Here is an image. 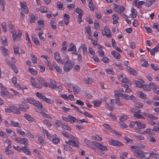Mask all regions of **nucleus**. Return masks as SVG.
Here are the masks:
<instances>
[{
    "label": "nucleus",
    "instance_id": "nucleus-9",
    "mask_svg": "<svg viewBox=\"0 0 159 159\" xmlns=\"http://www.w3.org/2000/svg\"><path fill=\"white\" fill-rule=\"evenodd\" d=\"M1 92L0 93L1 95L3 97H5L6 96L9 95V92L7 91V89L4 88L3 86L1 88Z\"/></svg>",
    "mask_w": 159,
    "mask_h": 159
},
{
    "label": "nucleus",
    "instance_id": "nucleus-3",
    "mask_svg": "<svg viewBox=\"0 0 159 159\" xmlns=\"http://www.w3.org/2000/svg\"><path fill=\"white\" fill-rule=\"evenodd\" d=\"M14 140L18 143H20L24 144L25 146L27 145L28 144V140L25 138L16 137L14 139Z\"/></svg>",
    "mask_w": 159,
    "mask_h": 159
},
{
    "label": "nucleus",
    "instance_id": "nucleus-22",
    "mask_svg": "<svg viewBox=\"0 0 159 159\" xmlns=\"http://www.w3.org/2000/svg\"><path fill=\"white\" fill-rule=\"evenodd\" d=\"M135 123L139 129L144 128L145 127L146 124L144 123H142L141 122L138 121H135Z\"/></svg>",
    "mask_w": 159,
    "mask_h": 159
},
{
    "label": "nucleus",
    "instance_id": "nucleus-60",
    "mask_svg": "<svg viewBox=\"0 0 159 159\" xmlns=\"http://www.w3.org/2000/svg\"><path fill=\"white\" fill-rule=\"evenodd\" d=\"M133 116L139 119H142L143 118V117L142 116L138 114H137V113L134 114Z\"/></svg>",
    "mask_w": 159,
    "mask_h": 159
},
{
    "label": "nucleus",
    "instance_id": "nucleus-32",
    "mask_svg": "<svg viewBox=\"0 0 159 159\" xmlns=\"http://www.w3.org/2000/svg\"><path fill=\"white\" fill-rule=\"evenodd\" d=\"M147 117H148V118L152 120H156L158 119V117L157 116L153 115L150 114L148 113L147 115Z\"/></svg>",
    "mask_w": 159,
    "mask_h": 159
},
{
    "label": "nucleus",
    "instance_id": "nucleus-53",
    "mask_svg": "<svg viewBox=\"0 0 159 159\" xmlns=\"http://www.w3.org/2000/svg\"><path fill=\"white\" fill-rule=\"evenodd\" d=\"M20 105L22 106L26 110L27 109H28L30 107L29 105L25 103L22 102Z\"/></svg>",
    "mask_w": 159,
    "mask_h": 159
},
{
    "label": "nucleus",
    "instance_id": "nucleus-16",
    "mask_svg": "<svg viewBox=\"0 0 159 159\" xmlns=\"http://www.w3.org/2000/svg\"><path fill=\"white\" fill-rule=\"evenodd\" d=\"M71 89H72L74 93L75 94H77L80 92V88L77 85H74L73 88Z\"/></svg>",
    "mask_w": 159,
    "mask_h": 159
},
{
    "label": "nucleus",
    "instance_id": "nucleus-7",
    "mask_svg": "<svg viewBox=\"0 0 159 159\" xmlns=\"http://www.w3.org/2000/svg\"><path fill=\"white\" fill-rule=\"evenodd\" d=\"M143 152L142 150L138 149L135 150L134 154L137 157L143 159Z\"/></svg>",
    "mask_w": 159,
    "mask_h": 159
},
{
    "label": "nucleus",
    "instance_id": "nucleus-20",
    "mask_svg": "<svg viewBox=\"0 0 159 159\" xmlns=\"http://www.w3.org/2000/svg\"><path fill=\"white\" fill-rule=\"evenodd\" d=\"M140 80L136 81L135 82L136 86L139 88L142 87L143 85V84L144 83V81L141 79Z\"/></svg>",
    "mask_w": 159,
    "mask_h": 159
},
{
    "label": "nucleus",
    "instance_id": "nucleus-15",
    "mask_svg": "<svg viewBox=\"0 0 159 159\" xmlns=\"http://www.w3.org/2000/svg\"><path fill=\"white\" fill-rule=\"evenodd\" d=\"M70 145L74 147H76L77 149L79 148V144L78 140L76 139L75 140H72Z\"/></svg>",
    "mask_w": 159,
    "mask_h": 159
},
{
    "label": "nucleus",
    "instance_id": "nucleus-18",
    "mask_svg": "<svg viewBox=\"0 0 159 159\" xmlns=\"http://www.w3.org/2000/svg\"><path fill=\"white\" fill-rule=\"evenodd\" d=\"M118 78L120 81L123 83L128 82L129 80L125 77H123V75L119 76Z\"/></svg>",
    "mask_w": 159,
    "mask_h": 159
},
{
    "label": "nucleus",
    "instance_id": "nucleus-28",
    "mask_svg": "<svg viewBox=\"0 0 159 159\" xmlns=\"http://www.w3.org/2000/svg\"><path fill=\"white\" fill-rule=\"evenodd\" d=\"M72 53L75 55L77 56V59L79 62H81L82 61V56L80 53H75V52H72Z\"/></svg>",
    "mask_w": 159,
    "mask_h": 159
},
{
    "label": "nucleus",
    "instance_id": "nucleus-5",
    "mask_svg": "<svg viewBox=\"0 0 159 159\" xmlns=\"http://www.w3.org/2000/svg\"><path fill=\"white\" fill-rule=\"evenodd\" d=\"M93 143L94 145L96 146L97 148L102 151H107L108 150L107 147L102 145L100 143H98L96 141H93Z\"/></svg>",
    "mask_w": 159,
    "mask_h": 159
},
{
    "label": "nucleus",
    "instance_id": "nucleus-64",
    "mask_svg": "<svg viewBox=\"0 0 159 159\" xmlns=\"http://www.w3.org/2000/svg\"><path fill=\"white\" fill-rule=\"evenodd\" d=\"M61 133L65 137L68 138L70 137V135L68 133L65 131L64 130L61 131Z\"/></svg>",
    "mask_w": 159,
    "mask_h": 159
},
{
    "label": "nucleus",
    "instance_id": "nucleus-44",
    "mask_svg": "<svg viewBox=\"0 0 159 159\" xmlns=\"http://www.w3.org/2000/svg\"><path fill=\"white\" fill-rule=\"evenodd\" d=\"M94 105L95 107H99L100 105L102 103V101H95L93 102Z\"/></svg>",
    "mask_w": 159,
    "mask_h": 159
},
{
    "label": "nucleus",
    "instance_id": "nucleus-57",
    "mask_svg": "<svg viewBox=\"0 0 159 159\" xmlns=\"http://www.w3.org/2000/svg\"><path fill=\"white\" fill-rule=\"evenodd\" d=\"M101 60L105 63H107L109 62V59L107 57H105L102 58Z\"/></svg>",
    "mask_w": 159,
    "mask_h": 159
},
{
    "label": "nucleus",
    "instance_id": "nucleus-51",
    "mask_svg": "<svg viewBox=\"0 0 159 159\" xmlns=\"http://www.w3.org/2000/svg\"><path fill=\"white\" fill-rule=\"evenodd\" d=\"M11 125L14 127H20V124L18 122H15L13 121H11Z\"/></svg>",
    "mask_w": 159,
    "mask_h": 159
},
{
    "label": "nucleus",
    "instance_id": "nucleus-46",
    "mask_svg": "<svg viewBox=\"0 0 159 159\" xmlns=\"http://www.w3.org/2000/svg\"><path fill=\"white\" fill-rule=\"evenodd\" d=\"M40 114L42 115V116L45 117H46L47 118H51L52 117L50 116L49 114H47L43 111H41L40 112Z\"/></svg>",
    "mask_w": 159,
    "mask_h": 159
},
{
    "label": "nucleus",
    "instance_id": "nucleus-42",
    "mask_svg": "<svg viewBox=\"0 0 159 159\" xmlns=\"http://www.w3.org/2000/svg\"><path fill=\"white\" fill-rule=\"evenodd\" d=\"M62 127L66 130H71V128L69 127L68 125L65 123L62 124Z\"/></svg>",
    "mask_w": 159,
    "mask_h": 159
},
{
    "label": "nucleus",
    "instance_id": "nucleus-45",
    "mask_svg": "<svg viewBox=\"0 0 159 159\" xmlns=\"http://www.w3.org/2000/svg\"><path fill=\"white\" fill-rule=\"evenodd\" d=\"M62 47L61 48L62 50H66L67 48V45L66 44V41H64L62 43Z\"/></svg>",
    "mask_w": 159,
    "mask_h": 159
},
{
    "label": "nucleus",
    "instance_id": "nucleus-52",
    "mask_svg": "<svg viewBox=\"0 0 159 159\" xmlns=\"http://www.w3.org/2000/svg\"><path fill=\"white\" fill-rule=\"evenodd\" d=\"M85 30L87 33L89 35H91V31L90 27H87L85 28Z\"/></svg>",
    "mask_w": 159,
    "mask_h": 159
},
{
    "label": "nucleus",
    "instance_id": "nucleus-33",
    "mask_svg": "<svg viewBox=\"0 0 159 159\" xmlns=\"http://www.w3.org/2000/svg\"><path fill=\"white\" fill-rule=\"evenodd\" d=\"M142 87L143 89L145 91H148L151 89L150 84L149 85H143Z\"/></svg>",
    "mask_w": 159,
    "mask_h": 159
},
{
    "label": "nucleus",
    "instance_id": "nucleus-41",
    "mask_svg": "<svg viewBox=\"0 0 159 159\" xmlns=\"http://www.w3.org/2000/svg\"><path fill=\"white\" fill-rule=\"evenodd\" d=\"M36 95L37 97L39 98L42 99L43 100L46 97V96L45 95H43L41 93L38 92L36 93Z\"/></svg>",
    "mask_w": 159,
    "mask_h": 159
},
{
    "label": "nucleus",
    "instance_id": "nucleus-58",
    "mask_svg": "<svg viewBox=\"0 0 159 159\" xmlns=\"http://www.w3.org/2000/svg\"><path fill=\"white\" fill-rule=\"evenodd\" d=\"M124 139L128 143H129L131 144H132L133 143L132 139H130L128 137L125 136Z\"/></svg>",
    "mask_w": 159,
    "mask_h": 159
},
{
    "label": "nucleus",
    "instance_id": "nucleus-59",
    "mask_svg": "<svg viewBox=\"0 0 159 159\" xmlns=\"http://www.w3.org/2000/svg\"><path fill=\"white\" fill-rule=\"evenodd\" d=\"M30 23H34L35 18L34 15H30Z\"/></svg>",
    "mask_w": 159,
    "mask_h": 159
},
{
    "label": "nucleus",
    "instance_id": "nucleus-24",
    "mask_svg": "<svg viewBox=\"0 0 159 159\" xmlns=\"http://www.w3.org/2000/svg\"><path fill=\"white\" fill-rule=\"evenodd\" d=\"M150 85L151 89H152L153 92L155 91L156 90H157V89H158V87H159L157 85H156L154 83H150Z\"/></svg>",
    "mask_w": 159,
    "mask_h": 159
},
{
    "label": "nucleus",
    "instance_id": "nucleus-10",
    "mask_svg": "<svg viewBox=\"0 0 159 159\" xmlns=\"http://www.w3.org/2000/svg\"><path fill=\"white\" fill-rule=\"evenodd\" d=\"M20 4L23 11L25 14L28 13H29V10L27 6L22 2H20Z\"/></svg>",
    "mask_w": 159,
    "mask_h": 159
},
{
    "label": "nucleus",
    "instance_id": "nucleus-54",
    "mask_svg": "<svg viewBox=\"0 0 159 159\" xmlns=\"http://www.w3.org/2000/svg\"><path fill=\"white\" fill-rule=\"evenodd\" d=\"M2 28L3 29V31L5 32H6L7 31V27H6V23L5 22H3L2 24Z\"/></svg>",
    "mask_w": 159,
    "mask_h": 159
},
{
    "label": "nucleus",
    "instance_id": "nucleus-43",
    "mask_svg": "<svg viewBox=\"0 0 159 159\" xmlns=\"http://www.w3.org/2000/svg\"><path fill=\"white\" fill-rule=\"evenodd\" d=\"M121 97L126 100H130V96L127 94H121Z\"/></svg>",
    "mask_w": 159,
    "mask_h": 159
},
{
    "label": "nucleus",
    "instance_id": "nucleus-50",
    "mask_svg": "<svg viewBox=\"0 0 159 159\" xmlns=\"http://www.w3.org/2000/svg\"><path fill=\"white\" fill-rule=\"evenodd\" d=\"M27 100L30 103L33 105H34V102L36 101L34 99L30 98H27Z\"/></svg>",
    "mask_w": 159,
    "mask_h": 159
},
{
    "label": "nucleus",
    "instance_id": "nucleus-12",
    "mask_svg": "<svg viewBox=\"0 0 159 159\" xmlns=\"http://www.w3.org/2000/svg\"><path fill=\"white\" fill-rule=\"evenodd\" d=\"M11 112L14 113L16 114H20L21 113V112L19 110V108L15 106H11Z\"/></svg>",
    "mask_w": 159,
    "mask_h": 159
},
{
    "label": "nucleus",
    "instance_id": "nucleus-29",
    "mask_svg": "<svg viewBox=\"0 0 159 159\" xmlns=\"http://www.w3.org/2000/svg\"><path fill=\"white\" fill-rule=\"evenodd\" d=\"M1 50L2 51L3 55L6 56L8 53V50L4 47H2L0 48Z\"/></svg>",
    "mask_w": 159,
    "mask_h": 159
},
{
    "label": "nucleus",
    "instance_id": "nucleus-37",
    "mask_svg": "<svg viewBox=\"0 0 159 159\" xmlns=\"http://www.w3.org/2000/svg\"><path fill=\"white\" fill-rule=\"evenodd\" d=\"M116 98V104H117L119 106H122L123 105L122 102L120 101V99L118 97L116 98Z\"/></svg>",
    "mask_w": 159,
    "mask_h": 159
},
{
    "label": "nucleus",
    "instance_id": "nucleus-23",
    "mask_svg": "<svg viewBox=\"0 0 159 159\" xmlns=\"http://www.w3.org/2000/svg\"><path fill=\"white\" fill-rule=\"evenodd\" d=\"M32 39L36 45L37 46L40 45L39 40L38 38L35 35L32 37Z\"/></svg>",
    "mask_w": 159,
    "mask_h": 159
},
{
    "label": "nucleus",
    "instance_id": "nucleus-1",
    "mask_svg": "<svg viewBox=\"0 0 159 159\" xmlns=\"http://www.w3.org/2000/svg\"><path fill=\"white\" fill-rule=\"evenodd\" d=\"M36 79L39 83L36 82L35 79L34 77H31L30 79L31 84L34 88L40 89L43 88V86L46 87L48 86L47 84L43 78L40 77H37Z\"/></svg>",
    "mask_w": 159,
    "mask_h": 159
},
{
    "label": "nucleus",
    "instance_id": "nucleus-6",
    "mask_svg": "<svg viewBox=\"0 0 159 159\" xmlns=\"http://www.w3.org/2000/svg\"><path fill=\"white\" fill-rule=\"evenodd\" d=\"M109 143L110 145L117 147H120L123 146V144L120 142L113 139H111L109 140Z\"/></svg>",
    "mask_w": 159,
    "mask_h": 159
},
{
    "label": "nucleus",
    "instance_id": "nucleus-13",
    "mask_svg": "<svg viewBox=\"0 0 159 159\" xmlns=\"http://www.w3.org/2000/svg\"><path fill=\"white\" fill-rule=\"evenodd\" d=\"M111 53L114 57L116 59H119L121 57L120 54L116 51L115 50L112 51Z\"/></svg>",
    "mask_w": 159,
    "mask_h": 159
},
{
    "label": "nucleus",
    "instance_id": "nucleus-27",
    "mask_svg": "<svg viewBox=\"0 0 159 159\" xmlns=\"http://www.w3.org/2000/svg\"><path fill=\"white\" fill-rule=\"evenodd\" d=\"M152 152L149 153L148 152H143V159H149L150 157H151Z\"/></svg>",
    "mask_w": 159,
    "mask_h": 159
},
{
    "label": "nucleus",
    "instance_id": "nucleus-21",
    "mask_svg": "<svg viewBox=\"0 0 159 159\" xmlns=\"http://www.w3.org/2000/svg\"><path fill=\"white\" fill-rule=\"evenodd\" d=\"M22 151L28 155H30L31 152L29 150V148L26 146H24L21 148Z\"/></svg>",
    "mask_w": 159,
    "mask_h": 159
},
{
    "label": "nucleus",
    "instance_id": "nucleus-25",
    "mask_svg": "<svg viewBox=\"0 0 159 159\" xmlns=\"http://www.w3.org/2000/svg\"><path fill=\"white\" fill-rule=\"evenodd\" d=\"M82 52L84 55H86L87 54V46L85 44H84L82 45Z\"/></svg>",
    "mask_w": 159,
    "mask_h": 159
},
{
    "label": "nucleus",
    "instance_id": "nucleus-55",
    "mask_svg": "<svg viewBox=\"0 0 159 159\" xmlns=\"http://www.w3.org/2000/svg\"><path fill=\"white\" fill-rule=\"evenodd\" d=\"M68 118L70 119L69 121H70L71 123H73L75 122L74 119L75 117L72 115H70L68 116Z\"/></svg>",
    "mask_w": 159,
    "mask_h": 159
},
{
    "label": "nucleus",
    "instance_id": "nucleus-2",
    "mask_svg": "<svg viewBox=\"0 0 159 159\" xmlns=\"http://www.w3.org/2000/svg\"><path fill=\"white\" fill-rule=\"evenodd\" d=\"M69 57L68 56L65 57L63 59L64 62L63 70L66 72L69 71L75 65V61L69 60Z\"/></svg>",
    "mask_w": 159,
    "mask_h": 159
},
{
    "label": "nucleus",
    "instance_id": "nucleus-38",
    "mask_svg": "<svg viewBox=\"0 0 159 159\" xmlns=\"http://www.w3.org/2000/svg\"><path fill=\"white\" fill-rule=\"evenodd\" d=\"M84 142L89 147H90L92 144H94L93 141L91 142L89 140L87 139H85Z\"/></svg>",
    "mask_w": 159,
    "mask_h": 159
},
{
    "label": "nucleus",
    "instance_id": "nucleus-8",
    "mask_svg": "<svg viewBox=\"0 0 159 159\" xmlns=\"http://www.w3.org/2000/svg\"><path fill=\"white\" fill-rule=\"evenodd\" d=\"M22 34V33L20 30L18 31L17 34H16V33H13L12 34L13 40L15 41L17 39V41H19L20 39Z\"/></svg>",
    "mask_w": 159,
    "mask_h": 159
},
{
    "label": "nucleus",
    "instance_id": "nucleus-31",
    "mask_svg": "<svg viewBox=\"0 0 159 159\" xmlns=\"http://www.w3.org/2000/svg\"><path fill=\"white\" fill-rule=\"evenodd\" d=\"M131 12L133 14L132 17L133 18H135L137 14V12L136 11V10L134 7H132L131 8Z\"/></svg>",
    "mask_w": 159,
    "mask_h": 159
},
{
    "label": "nucleus",
    "instance_id": "nucleus-30",
    "mask_svg": "<svg viewBox=\"0 0 159 159\" xmlns=\"http://www.w3.org/2000/svg\"><path fill=\"white\" fill-rule=\"evenodd\" d=\"M34 105L39 108L42 109L43 108V106L42 105V103L38 101H36Z\"/></svg>",
    "mask_w": 159,
    "mask_h": 159
},
{
    "label": "nucleus",
    "instance_id": "nucleus-36",
    "mask_svg": "<svg viewBox=\"0 0 159 159\" xmlns=\"http://www.w3.org/2000/svg\"><path fill=\"white\" fill-rule=\"evenodd\" d=\"M24 116L26 119L30 121H32L34 119L30 115H28L27 114H25Z\"/></svg>",
    "mask_w": 159,
    "mask_h": 159
},
{
    "label": "nucleus",
    "instance_id": "nucleus-62",
    "mask_svg": "<svg viewBox=\"0 0 159 159\" xmlns=\"http://www.w3.org/2000/svg\"><path fill=\"white\" fill-rule=\"evenodd\" d=\"M19 47L18 46H16L14 48V52L15 54H17L18 53L20 54L19 52Z\"/></svg>",
    "mask_w": 159,
    "mask_h": 159
},
{
    "label": "nucleus",
    "instance_id": "nucleus-26",
    "mask_svg": "<svg viewBox=\"0 0 159 159\" xmlns=\"http://www.w3.org/2000/svg\"><path fill=\"white\" fill-rule=\"evenodd\" d=\"M88 5L91 10L92 11H94L95 9V6L92 1H90Z\"/></svg>",
    "mask_w": 159,
    "mask_h": 159
},
{
    "label": "nucleus",
    "instance_id": "nucleus-34",
    "mask_svg": "<svg viewBox=\"0 0 159 159\" xmlns=\"http://www.w3.org/2000/svg\"><path fill=\"white\" fill-rule=\"evenodd\" d=\"M28 70L31 74L34 75H36L38 73L37 71L33 68L29 67Z\"/></svg>",
    "mask_w": 159,
    "mask_h": 159
},
{
    "label": "nucleus",
    "instance_id": "nucleus-40",
    "mask_svg": "<svg viewBox=\"0 0 159 159\" xmlns=\"http://www.w3.org/2000/svg\"><path fill=\"white\" fill-rule=\"evenodd\" d=\"M36 95L37 97L39 98L42 99L43 100L46 97V96L45 95H43L41 93L38 92L36 93Z\"/></svg>",
    "mask_w": 159,
    "mask_h": 159
},
{
    "label": "nucleus",
    "instance_id": "nucleus-11",
    "mask_svg": "<svg viewBox=\"0 0 159 159\" xmlns=\"http://www.w3.org/2000/svg\"><path fill=\"white\" fill-rule=\"evenodd\" d=\"M60 57L59 54L58 52H55L54 53V57L55 59L56 60L58 63L60 62L61 64H64V61H62V59L60 58Z\"/></svg>",
    "mask_w": 159,
    "mask_h": 159
},
{
    "label": "nucleus",
    "instance_id": "nucleus-14",
    "mask_svg": "<svg viewBox=\"0 0 159 159\" xmlns=\"http://www.w3.org/2000/svg\"><path fill=\"white\" fill-rule=\"evenodd\" d=\"M52 65L58 73H61L62 72V71L61 68L55 62H52Z\"/></svg>",
    "mask_w": 159,
    "mask_h": 159
},
{
    "label": "nucleus",
    "instance_id": "nucleus-47",
    "mask_svg": "<svg viewBox=\"0 0 159 159\" xmlns=\"http://www.w3.org/2000/svg\"><path fill=\"white\" fill-rule=\"evenodd\" d=\"M151 157L156 159H159V155L152 151Z\"/></svg>",
    "mask_w": 159,
    "mask_h": 159
},
{
    "label": "nucleus",
    "instance_id": "nucleus-56",
    "mask_svg": "<svg viewBox=\"0 0 159 159\" xmlns=\"http://www.w3.org/2000/svg\"><path fill=\"white\" fill-rule=\"evenodd\" d=\"M43 101L47 103L50 104H52L53 102V101L51 99L47 98L46 97L45 98Z\"/></svg>",
    "mask_w": 159,
    "mask_h": 159
},
{
    "label": "nucleus",
    "instance_id": "nucleus-49",
    "mask_svg": "<svg viewBox=\"0 0 159 159\" xmlns=\"http://www.w3.org/2000/svg\"><path fill=\"white\" fill-rule=\"evenodd\" d=\"M50 80L51 84L53 86V87H52V89H56L57 83L56 81L52 79H51Z\"/></svg>",
    "mask_w": 159,
    "mask_h": 159
},
{
    "label": "nucleus",
    "instance_id": "nucleus-19",
    "mask_svg": "<svg viewBox=\"0 0 159 159\" xmlns=\"http://www.w3.org/2000/svg\"><path fill=\"white\" fill-rule=\"evenodd\" d=\"M70 48H69L67 49V51L68 52H70L71 51H74L75 52L76 51V47L74 45L73 43H72L70 44Z\"/></svg>",
    "mask_w": 159,
    "mask_h": 159
},
{
    "label": "nucleus",
    "instance_id": "nucleus-4",
    "mask_svg": "<svg viewBox=\"0 0 159 159\" xmlns=\"http://www.w3.org/2000/svg\"><path fill=\"white\" fill-rule=\"evenodd\" d=\"M102 34L104 36H106L108 38L111 37V33L109 28L107 26L105 27L104 30L102 32Z\"/></svg>",
    "mask_w": 159,
    "mask_h": 159
},
{
    "label": "nucleus",
    "instance_id": "nucleus-48",
    "mask_svg": "<svg viewBox=\"0 0 159 159\" xmlns=\"http://www.w3.org/2000/svg\"><path fill=\"white\" fill-rule=\"evenodd\" d=\"M131 111L133 113H140L141 112V110L140 109L138 108H133L131 110Z\"/></svg>",
    "mask_w": 159,
    "mask_h": 159
},
{
    "label": "nucleus",
    "instance_id": "nucleus-61",
    "mask_svg": "<svg viewBox=\"0 0 159 159\" xmlns=\"http://www.w3.org/2000/svg\"><path fill=\"white\" fill-rule=\"evenodd\" d=\"M38 23L41 28H43L44 26V24L43 20H39L38 22Z\"/></svg>",
    "mask_w": 159,
    "mask_h": 159
},
{
    "label": "nucleus",
    "instance_id": "nucleus-35",
    "mask_svg": "<svg viewBox=\"0 0 159 159\" xmlns=\"http://www.w3.org/2000/svg\"><path fill=\"white\" fill-rule=\"evenodd\" d=\"M30 57H31V60L34 63L36 64L37 63V57L32 54H30Z\"/></svg>",
    "mask_w": 159,
    "mask_h": 159
},
{
    "label": "nucleus",
    "instance_id": "nucleus-39",
    "mask_svg": "<svg viewBox=\"0 0 159 159\" xmlns=\"http://www.w3.org/2000/svg\"><path fill=\"white\" fill-rule=\"evenodd\" d=\"M36 95L37 97L39 98L42 99L43 100L46 97V96L45 95H43L41 93L38 92L36 93Z\"/></svg>",
    "mask_w": 159,
    "mask_h": 159
},
{
    "label": "nucleus",
    "instance_id": "nucleus-63",
    "mask_svg": "<svg viewBox=\"0 0 159 159\" xmlns=\"http://www.w3.org/2000/svg\"><path fill=\"white\" fill-rule=\"evenodd\" d=\"M130 74L133 75L135 76L137 74V72L135 70L132 68L129 71Z\"/></svg>",
    "mask_w": 159,
    "mask_h": 159
},
{
    "label": "nucleus",
    "instance_id": "nucleus-17",
    "mask_svg": "<svg viewBox=\"0 0 159 159\" xmlns=\"http://www.w3.org/2000/svg\"><path fill=\"white\" fill-rule=\"evenodd\" d=\"M64 22L66 25H67L69 22V20H70V16L65 13L64 16Z\"/></svg>",
    "mask_w": 159,
    "mask_h": 159
}]
</instances>
